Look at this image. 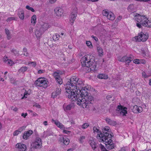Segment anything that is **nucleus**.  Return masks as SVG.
I'll return each mask as SVG.
<instances>
[{"label":"nucleus","instance_id":"obj_13","mask_svg":"<svg viewBox=\"0 0 151 151\" xmlns=\"http://www.w3.org/2000/svg\"><path fill=\"white\" fill-rule=\"evenodd\" d=\"M117 109H119L120 114L122 116L126 115V114L127 113V108L126 107H123L121 106H118Z\"/></svg>","mask_w":151,"mask_h":151},{"label":"nucleus","instance_id":"obj_50","mask_svg":"<svg viewBox=\"0 0 151 151\" xmlns=\"http://www.w3.org/2000/svg\"><path fill=\"white\" fill-rule=\"evenodd\" d=\"M85 137L84 136H82L80 137L79 141L81 143H83V140L85 139Z\"/></svg>","mask_w":151,"mask_h":151},{"label":"nucleus","instance_id":"obj_28","mask_svg":"<svg viewBox=\"0 0 151 151\" xmlns=\"http://www.w3.org/2000/svg\"><path fill=\"white\" fill-rule=\"evenodd\" d=\"M89 143L93 149L95 150L96 148V144L93 140H90Z\"/></svg>","mask_w":151,"mask_h":151},{"label":"nucleus","instance_id":"obj_31","mask_svg":"<svg viewBox=\"0 0 151 151\" xmlns=\"http://www.w3.org/2000/svg\"><path fill=\"white\" fill-rule=\"evenodd\" d=\"M98 78L101 79H106L108 77L107 75L103 74H100L98 75Z\"/></svg>","mask_w":151,"mask_h":151},{"label":"nucleus","instance_id":"obj_64","mask_svg":"<svg viewBox=\"0 0 151 151\" xmlns=\"http://www.w3.org/2000/svg\"><path fill=\"white\" fill-rule=\"evenodd\" d=\"M74 149L73 148H70L67 150V151H73Z\"/></svg>","mask_w":151,"mask_h":151},{"label":"nucleus","instance_id":"obj_38","mask_svg":"<svg viewBox=\"0 0 151 151\" xmlns=\"http://www.w3.org/2000/svg\"><path fill=\"white\" fill-rule=\"evenodd\" d=\"M5 63L10 66H12L13 64H15L14 62L10 59H9L6 62H5Z\"/></svg>","mask_w":151,"mask_h":151},{"label":"nucleus","instance_id":"obj_10","mask_svg":"<svg viewBox=\"0 0 151 151\" xmlns=\"http://www.w3.org/2000/svg\"><path fill=\"white\" fill-rule=\"evenodd\" d=\"M77 8L75 7L72 10L71 14L70 15V23L72 24L74 22L76 19L78 13Z\"/></svg>","mask_w":151,"mask_h":151},{"label":"nucleus","instance_id":"obj_61","mask_svg":"<svg viewBox=\"0 0 151 151\" xmlns=\"http://www.w3.org/2000/svg\"><path fill=\"white\" fill-rule=\"evenodd\" d=\"M27 115V113H25V114L24 113H22L21 114V116L24 117V118H25Z\"/></svg>","mask_w":151,"mask_h":151},{"label":"nucleus","instance_id":"obj_9","mask_svg":"<svg viewBox=\"0 0 151 151\" xmlns=\"http://www.w3.org/2000/svg\"><path fill=\"white\" fill-rule=\"evenodd\" d=\"M133 59L134 57L131 55H130L129 57L125 56L122 58L120 56L117 57V60H118L120 62H125L127 64H129Z\"/></svg>","mask_w":151,"mask_h":151},{"label":"nucleus","instance_id":"obj_63","mask_svg":"<svg viewBox=\"0 0 151 151\" xmlns=\"http://www.w3.org/2000/svg\"><path fill=\"white\" fill-rule=\"evenodd\" d=\"M133 5H130L128 7V9H132L133 8Z\"/></svg>","mask_w":151,"mask_h":151},{"label":"nucleus","instance_id":"obj_62","mask_svg":"<svg viewBox=\"0 0 151 151\" xmlns=\"http://www.w3.org/2000/svg\"><path fill=\"white\" fill-rule=\"evenodd\" d=\"M56 0H50V2L51 4H53L55 3Z\"/></svg>","mask_w":151,"mask_h":151},{"label":"nucleus","instance_id":"obj_1","mask_svg":"<svg viewBox=\"0 0 151 151\" xmlns=\"http://www.w3.org/2000/svg\"><path fill=\"white\" fill-rule=\"evenodd\" d=\"M81 61L83 67L90 68L91 70H96V63L95 62L94 58L93 55H86L81 58Z\"/></svg>","mask_w":151,"mask_h":151},{"label":"nucleus","instance_id":"obj_3","mask_svg":"<svg viewBox=\"0 0 151 151\" xmlns=\"http://www.w3.org/2000/svg\"><path fill=\"white\" fill-rule=\"evenodd\" d=\"M102 134L99 135V137L100 138L101 140L107 143L106 144V148L109 150L113 149L114 147V145L112 140L110 139L112 137L111 134L109 135L108 134H105V136L104 137H102Z\"/></svg>","mask_w":151,"mask_h":151},{"label":"nucleus","instance_id":"obj_58","mask_svg":"<svg viewBox=\"0 0 151 151\" xmlns=\"http://www.w3.org/2000/svg\"><path fill=\"white\" fill-rule=\"evenodd\" d=\"M91 37L93 38L96 42L98 41V39L96 37L94 36L93 35L91 36Z\"/></svg>","mask_w":151,"mask_h":151},{"label":"nucleus","instance_id":"obj_44","mask_svg":"<svg viewBox=\"0 0 151 151\" xmlns=\"http://www.w3.org/2000/svg\"><path fill=\"white\" fill-rule=\"evenodd\" d=\"M28 64L29 65L31 64L32 65L33 67H35L37 65L35 62L32 61L29 62Z\"/></svg>","mask_w":151,"mask_h":151},{"label":"nucleus","instance_id":"obj_39","mask_svg":"<svg viewBox=\"0 0 151 151\" xmlns=\"http://www.w3.org/2000/svg\"><path fill=\"white\" fill-rule=\"evenodd\" d=\"M59 35L58 34H56L53 36L52 38L53 40L56 41L59 39Z\"/></svg>","mask_w":151,"mask_h":151},{"label":"nucleus","instance_id":"obj_12","mask_svg":"<svg viewBox=\"0 0 151 151\" xmlns=\"http://www.w3.org/2000/svg\"><path fill=\"white\" fill-rule=\"evenodd\" d=\"M104 16H106L108 19L111 20H113L115 19L114 14L111 12H109L106 11H104L103 13Z\"/></svg>","mask_w":151,"mask_h":151},{"label":"nucleus","instance_id":"obj_35","mask_svg":"<svg viewBox=\"0 0 151 151\" xmlns=\"http://www.w3.org/2000/svg\"><path fill=\"white\" fill-rule=\"evenodd\" d=\"M97 52H98L99 55L101 56L104 55V52L103 49L102 48H97Z\"/></svg>","mask_w":151,"mask_h":151},{"label":"nucleus","instance_id":"obj_17","mask_svg":"<svg viewBox=\"0 0 151 151\" xmlns=\"http://www.w3.org/2000/svg\"><path fill=\"white\" fill-rule=\"evenodd\" d=\"M142 111V108L141 107H138L134 106L132 109V111L134 113H138L141 112Z\"/></svg>","mask_w":151,"mask_h":151},{"label":"nucleus","instance_id":"obj_4","mask_svg":"<svg viewBox=\"0 0 151 151\" xmlns=\"http://www.w3.org/2000/svg\"><path fill=\"white\" fill-rule=\"evenodd\" d=\"M135 19L137 22L142 24L143 26L151 27V21L148 20L145 16L138 14L135 16Z\"/></svg>","mask_w":151,"mask_h":151},{"label":"nucleus","instance_id":"obj_14","mask_svg":"<svg viewBox=\"0 0 151 151\" xmlns=\"http://www.w3.org/2000/svg\"><path fill=\"white\" fill-rule=\"evenodd\" d=\"M54 11L56 14V15L58 17H61L63 14V9L60 7H56Z\"/></svg>","mask_w":151,"mask_h":151},{"label":"nucleus","instance_id":"obj_36","mask_svg":"<svg viewBox=\"0 0 151 151\" xmlns=\"http://www.w3.org/2000/svg\"><path fill=\"white\" fill-rule=\"evenodd\" d=\"M93 132L94 133L96 132L98 133V135L97 136V138H99L98 134H100L101 132L100 131H99V129L97 128L96 127H93Z\"/></svg>","mask_w":151,"mask_h":151},{"label":"nucleus","instance_id":"obj_22","mask_svg":"<svg viewBox=\"0 0 151 151\" xmlns=\"http://www.w3.org/2000/svg\"><path fill=\"white\" fill-rule=\"evenodd\" d=\"M61 93V89L59 88H57L56 89L55 92L52 93V97L55 98L59 95Z\"/></svg>","mask_w":151,"mask_h":151},{"label":"nucleus","instance_id":"obj_32","mask_svg":"<svg viewBox=\"0 0 151 151\" xmlns=\"http://www.w3.org/2000/svg\"><path fill=\"white\" fill-rule=\"evenodd\" d=\"M36 15H34L31 17V23L35 25L36 23Z\"/></svg>","mask_w":151,"mask_h":151},{"label":"nucleus","instance_id":"obj_26","mask_svg":"<svg viewBox=\"0 0 151 151\" xmlns=\"http://www.w3.org/2000/svg\"><path fill=\"white\" fill-rule=\"evenodd\" d=\"M73 106H74L73 104H70L66 106H65V105H63V108L64 110L66 111H67L70 110L72 107L73 108Z\"/></svg>","mask_w":151,"mask_h":151},{"label":"nucleus","instance_id":"obj_29","mask_svg":"<svg viewBox=\"0 0 151 151\" xmlns=\"http://www.w3.org/2000/svg\"><path fill=\"white\" fill-rule=\"evenodd\" d=\"M18 15L19 17L22 20H23L24 18V15L23 11L20 10L18 11Z\"/></svg>","mask_w":151,"mask_h":151},{"label":"nucleus","instance_id":"obj_46","mask_svg":"<svg viewBox=\"0 0 151 151\" xmlns=\"http://www.w3.org/2000/svg\"><path fill=\"white\" fill-rule=\"evenodd\" d=\"M142 76L144 77V78H148V77H149L150 76H148V75H147L146 73L144 72H143L142 73Z\"/></svg>","mask_w":151,"mask_h":151},{"label":"nucleus","instance_id":"obj_54","mask_svg":"<svg viewBox=\"0 0 151 151\" xmlns=\"http://www.w3.org/2000/svg\"><path fill=\"white\" fill-rule=\"evenodd\" d=\"M33 28L32 27H30L29 29V32L30 33H32L33 32Z\"/></svg>","mask_w":151,"mask_h":151},{"label":"nucleus","instance_id":"obj_41","mask_svg":"<svg viewBox=\"0 0 151 151\" xmlns=\"http://www.w3.org/2000/svg\"><path fill=\"white\" fill-rule=\"evenodd\" d=\"M133 62L135 64H138L141 63V60L138 59H136L133 60Z\"/></svg>","mask_w":151,"mask_h":151},{"label":"nucleus","instance_id":"obj_16","mask_svg":"<svg viewBox=\"0 0 151 151\" xmlns=\"http://www.w3.org/2000/svg\"><path fill=\"white\" fill-rule=\"evenodd\" d=\"M50 27V25L47 23H43L42 24H41L39 29L42 32H44Z\"/></svg>","mask_w":151,"mask_h":151},{"label":"nucleus","instance_id":"obj_21","mask_svg":"<svg viewBox=\"0 0 151 151\" xmlns=\"http://www.w3.org/2000/svg\"><path fill=\"white\" fill-rule=\"evenodd\" d=\"M105 120L106 123L112 126H115L117 124L116 122L115 121L111 120L108 118H106L105 119Z\"/></svg>","mask_w":151,"mask_h":151},{"label":"nucleus","instance_id":"obj_34","mask_svg":"<svg viewBox=\"0 0 151 151\" xmlns=\"http://www.w3.org/2000/svg\"><path fill=\"white\" fill-rule=\"evenodd\" d=\"M27 70V68L26 66L22 67L19 69L18 72L19 73H24Z\"/></svg>","mask_w":151,"mask_h":151},{"label":"nucleus","instance_id":"obj_49","mask_svg":"<svg viewBox=\"0 0 151 151\" xmlns=\"http://www.w3.org/2000/svg\"><path fill=\"white\" fill-rule=\"evenodd\" d=\"M13 20H14V18L13 17H11L8 18L6 19V21L7 22H10Z\"/></svg>","mask_w":151,"mask_h":151},{"label":"nucleus","instance_id":"obj_24","mask_svg":"<svg viewBox=\"0 0 151 151\" xmlns=\"http://www.w3.org/2000/svg\"><path fill=\"white\" fill-rule=\"evenodd\" d=\"M81 92L80 94V96L83 97H85L86 96H88V93L87 91V89L85 90V88H83V87H82L81 88Z\"/></svg>","mask_w":151,"mask_h":151},{"label":"nucleus","instance_id":"obj_37","mask_svg":"<svg viewBox=\"0 0 151 151\" xmlns=\"http://www.w3.org/2000/svg\"><path fill=\"white\" fill-rule=\"evenodd\" d=\"M76 89H75L76 90V91L75 92V96H78V95H79V96H80V94L81 93V89H80L79 88H75Z\"/></svg>","mask_w":151,"mask_h":151},{"label":"nucleus","instance_id":"obj_57","mask_svg":"<svg viewBox=\"0 0 151 151\" xmlns=\"http://www.w3.org/2000/svg\"><path fill=\"white\" fill-rule=\"evenodd\" d=\"M28 94V93L27 92H25L24 93V96L22 98V99H23L24 98H27V96H27Z\"/></svg>","mask_w":151,"mask_h":151},{"label":"nucleus","instance_id":"obj_33","mask_svg":"<svg viewBox=\"0 0 151 151\" xmlns=\"http://www.w3.org/2000/svg\"><path fill=\"white\" fill-rule=\"evenodd\" d=\"M5 30V33L6 35L7 38L8 40H9L11 38L9 31L8 29L7 28H6Z\"/></svg>","mask_w":151,"mask_h":151},{"label":"nucleus","instance_id":"obj_2","mask_svg":"<svg viewBox=\"0 0 151 151\" xmlns=\"http://www.w3.org/2000/svg\"><path fill=\"white\" fill-rule=\"evenodd\" d=\"M77 78L75 76H73L70 78V81H68L66 85L65 88L66 92L69 99L72 98V96L75 94L76 91L75 88H76Z\"/></svg>","mask_w":151,"mask_h":151},{"label":"nucleus","instance_id":"obj_51","mask_svg":"<svg viewBox=\"0 0 151 151\" xmlns=\"http://www.w3.org/2000/svg\"><path fill=\"white\" fill-rule=\"evenodd\" d=\"M106 99L109 100H113V99L111 95H108L106 97Z\"/></svg>","mask_w":151,"mask_h":151},{"label":"nucleus","instance_id":"obj_19","mask_svg":"<svg viewBox=\"0 0 151 151\" xmlns=\"http://www.w3.org/2000/svg\"><path fill=\"white\" fill-rule=\"evenodd\" d=\"M33 133L32 130H29L25 132L23 136V138L24 139H27Z\"/></svg>","mask_w":151,"mask_h":151},{"label":"nucleus","instance_id":"obj_27","mask_svg":"<svg viewBox=\"0 0 151 151\" xmlns=\"http://www.w3.org/2000/svg\"><path fill=\"white\" fill-rule=\"evenodd\" d=\"M77 86H76V88H79L81 87V88H82L81 87H82L83 85V81L80 80H79L78 78H77Z\"/></svg>","mask_w":151,"mask_h":151},{"label":"nucleus","instance_id":"obj_20","mask_svg":"<svg viewBox=\"0 0 151 151\" xmlns=\"http://www.w3.org/2000/svg\"><path fill=\"white\" fill-rule=\"evenodd\" d=\"M52 122H53L54 124L58 127L63 129L65 128L64 126L58 120H54L53 119L52 120Z\"/></svg>","mask_w":151,"mask_h":151},{"label":"nucleus","instance_id":"obj_48","mask_svg":"<svg viewBox=\"0 0 151 151\" xmlns=\"http://www.w3.org/2000/svg\"><path fill=\"white\" fill-rule=\"evenodd\" d=\"M86 44L88 46H90V45L92 46L91 42L89 41H87L86 42Z\"/></svg>","mask_w":151,"mask_h":151},{"label":"nucleus","instance_id":"obj_42","mask_svg":"<svg viewBox=\"0 0 151 151\" xmlns=\"http://www.w3.org/2000/svg\"><path fill=\"white\" fill-rule=\"evenodd\" d=\"M26 9H27L28 10H31L32 12H35V10L33 9V8L32 7H30L28 5L26 7Z\"/></svg>","mask_w":151,"mask_h":151},{"label":"nucleus","instance_id":"obj_11","mask_svg":"<svg viewBox=\"0 0 151 151\" xmlns=\"http://www.w3.org/2000/svg\"><path fill=\"white\" fill-rule=\"evenodd\" d=\"M42 143L41 139L39 137L36 138L35 141L33 142L32 144L33 147L37 149L41 147Z\"/></svg>","mask_w":151,"mask_h":151},{"label":"nucleus","instance_id":"obj_56","mask_svg":"<svg viewBox=\"0 0 151 151\" xmlns=\"http://www.w3.org/2000/svg\"><path fill=\"white\" fill-rule=\"evenodd\" d=\"M11 109L14 111H16L18 110V109L16 107H14L13 106H12L11 107Z\"/></svg>","mask_w":151,"mask_h":151},{"label":"nucleus","instance_id":"obj_59","mask_svg":"<svg viewBox=\"0 0 151 151\" xmlns=\"http://www.w3.org/2000/svg\"><path fill=\"white\" fill-rule=\"evenodd\" d=\"M63 132L64 134H68L69 133H70L71 132L70 131H67L65 129H63Z\"/></svg>","mask_w":151,"mask_h":151},{"label":"nucleus","instance_id":"obj_45","mask_svg":"<svg viewBox=\"0 0 151 151\" xmlns=\"http://www.w3.org/2000/svg\"><path fill=\"white\" fill-rule=\"evenodd\" d=\"M99 146L101 149V151H104L106 150L104 146L102 145L101 144H100L99 145Z\"/></svg>","mask_w":151,"mask_h":151},{"label":"nucleus","instance_id":"obj_6","mask_svg":"<svg viewBox=\"0 0 151 151\" xmlns=\"http://www.w3.org/2000/svg\"><path fill=\"white\" fill-rule=\"evenodd\" d=\"M148 34L147 33H144L141 32L139 34V35L134 37L135 41L136 42H145L148 39Z\"/></svg>","mask_w":151,"mask_h":151},{"label":"nucleus","instance_id":"obj_15","mask_svg":"<svg viewBox=\"0 0 151 151\" xmlns=\"http://www.w3.org/2000/svg\"><path fill=\"white\" fill-rule=\"evenodd\" d=\"M16 147L18 148L20 151H25L27 149L25 145L20 143L16 145Z\"/></svg>","mask_w":151,"mask_h":151},{"label":"nucleus","instance_id":"obj_25","mask_svg":"<svg viewBox=\"0 0 151 151\" xmlns=\"http://www.w3.org/2000/svg\"><path fill=\"white\" fill-rule=\"evenodd\" d=\"M109 128L108 127H106L104 128V130L103 132L104 134H102L101 132H100V134H98L99 135H99H100L101 134H102V137H104L105 136V134H108L109 135L110 134H109V133H108V132H109Z\"/></svg>","mask_w":151,"mask_h":151},{"label":"nucleus","instance_id":"obj_23","mask_svg":"<svg viewBox=\"0 0 151 151\" xmlns=\"http://www.w3.org/2000/svg\"><path fill=\"white\" fill-rule=\"evenodd\" d=\"M43 33L44 32H42V31H41L39 29H37L35 32V35L38 39H40Z\"/></svg>","mask_w":151,"mask_h":151},{"label":"nucleus","instance_id":"obj_47","mask_svg":"<svg viewBox=\"0 0 151 151\" xmlns=\"http://www.w3.org/2000/svg\"><path fill=\"white\" fill-rule=\"evenodd\" d=\"M20 132L18 130H16L13 133V135L14 136H17L18 135Z\"/></svg>","mask_w":151,"mask_h":151},{"label":"nucleus","instance_id":"obj_53","mask_svg":"<svg viewBox=\"0 0 151 151\" xmlns=\"http://www.w3.org/2000/svg\"><path fill=\"white\" fill-rule=\"evenodd\" d=\"M46 133L47 134V136H49L51 135H52V132H50L48 131H47L46 132H44V133Z\"/></svg>","mask_w":151,"mask_h":151},{"label":"nucleus","instance_id":"obj_52","mask_svg":"<svg viewBox=\"0 0 151 151\" xmlns=\"http://www.w3.org/2000/svg\"><path fill=\"white\" fill-rule=\"evenodd\" d=\"M25 127L24 126H22L18 129V130L21 132L22 131L25 129Z\"/></svg>","mask_w":151,"mask_h":151},{"label":"nucleus","instance_id":"obj_60","mask_svg":"<svg viewBox=\"0 0 151 151\" xmlns=\"http://www.w3.org/2000/svg\"><path fill=\"white\" fill-rule=\"evenodd\" d=\"M142 24L139 23L137 22V23L136 25L139 28H141L142 27Z\"/></svg>","mask_w":151,"mask_h":151},{"label":"nucleus","instance_id":"obj_40","mask_svg":"<svg viewBox=\"0 0 151 151\" xmlns=\"http://www.w3.org/2000/svg\"><path fill=\"white\" fill-rule=\"evenodd\" d=\"M55 80L59 84L61 85L63 83V80L60 77L58 78V79H56Z\"/></svg>","mask_w":151,"mask_h":151},{"label":"nucleus","instance_id":"obj_8","mask_svg":"<svg viewBox=\"0 0 151 151\" xmlns=\"http://www.w3.org/2000/svg\"><path fill=\"white\" fill-rule=\"evenodd\" d=\"M35 84L36 86L42 87L44 88H46L48 86L47 81L42 78H39L36 80Z\"/></svg>","mask_w":151,"mask_h":151},{"label":"nucleus","instance_id":"obj_30","mask_svg":"<svg viewBox=\"0 0 151 151\" xmlns=\"http://www.w3.org/2000/svg\"><path fill=\"white\" fill-rule=\"evenodd\" d=\"M61 74V72L59 71H57L54 73L53 75L55 79H58V78L60 77V76Z\"/></svg>","mask_w":151,"mask_h":151},{"label":"nucleus","instance_id":"obj_55","mask_svg":"<svg viewBox=\"0 0 151 151\" xmlns=\"http://www.w3.org/2000/svg\"><path fill=\"white\" fill-rule=\"evenodd\" d=\"M9 59H8V57L6 56H5L3 58L4 61L5 63Z\"/></svg>","mask_w":151,"mask_h":151},{"label":"nucleus","instance_id":"obj_43","mask_svg":"<svg viewBox=\"0 0 151 151\" xmlns=\"http://www.w3.org/2000/svg\"><path fill=\"white\" fill-rule=\"evenodd\" d=\"M89 126V124L88 123H84L83 124L82 127L83 129H86Z\"/></svg>","mask_w":151,"mask_h":151},{"label":"nucleus","instance_id":"obj_7","mask_svg":"<svg viewBox=\"0 0 151 151\" xmlns=\"http://www.w3.org/2000/svg\"><path fill=\"white\" fill-rule=\"evenodd\" d=\"M84 104L83 105L85 108H88L92 106L94 102L93 97L90 95L84 97Z\"/></svg>","mask_w":151,"mask_h":151},{"label":"nucleus","instance_id":"obj_18","mask_svg":"<svg viewBox=\"0 0 151 151\" xmlns=\"http://www.w3.org/2000/svg\"><path fill=\"white\" fill-rule=\"evenodd\" d=\"M59 141L62 142L64 145H67L70 143V139L67 137H60L59 139Z\"/></svg>","mask_w":151,"mask_h":151},{"label":"nucleus","instance_id":"obj_5","mask_svg":"<svg viewBox=\"0 0 151 151\" xmlns=\"http://www.w3.org/2000/svg\"><path fill=\"white\" fill-rule=\"evenodd\" d=\"M75 94H73V96H72L71 98L73 99V100H76V104L79 105H81L82 106L83 108H85V106L83 105L84 104V97H83L82 96H75Z\"/></svg>","mask_w":151,"mask_h":151}]
</instances>
